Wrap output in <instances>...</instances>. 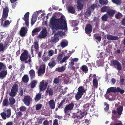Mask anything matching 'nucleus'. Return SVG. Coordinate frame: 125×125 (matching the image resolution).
Listing matches in <instances>:
<instances>
[{
    "label": "nucleus",
    "mask_w": 125,
    "mask_h": 125,
    "mask_svg": "<svg viewBox=\"0 0 125 125\" xmlns=\"http://www.w3.org/2000/svg\"><path fill=\"white\" fill-rule=\"evenodd\" d=\"M30 77L31 80L34 78L35 77V73L33 69L30 70L29 72Z\"/></svg>",
    "instance_id": "21"
},
{
    "label": "nucleus",
    "mask_w": 125,
    "mask_h": 125,
    "mask_svg": "<svg viewBox=\"0 0 125 125\" xmlns=\"http://www.w3.org/2000/svg\"><path fill=\"white\" fill-rule=\"evenodd\" d=\"M117 92V88L116 87H112L109 88L107 90V92L110 93L111 92L115 93Z\"/></svg>",
    "instance_id": "23"
},
{
    "label": "nucleus",
    "mask_w": 125,
    "mask_h": 125,
    "mask_svg": "<svg viewBox=\"0 0 125 125\" xmlns=\"http://www.w3.org/2000/svg\"><path fill=\"white\" fill-rule=\"evenodd\" d=\"M94 36L96 39L99 42L100 41L101 39V36H98L97 34L94 35Z\"/></svg>",
    "instance_id": "59"
},
{
    "label": "nucleus",
    "mask_w": 125,
    "mask_h": 125,
    "mask_svg": "<svg viewBox=\"0 0 125 125\" xmlns=\"http://www.w3.org/2000/svg\"><path fill=\"white\" fill-rule=\"evenodd\" d=\"M46 91L47 93H48L49 96H52L53 95V90L52 88H48Z\"/></svg>",
    "instance_id": "32"
},
{
    "label": "nucleus",
    "mask_w": 125,
    "mask_h": 125,
    "mask_svg": "<svg viewBox=\"0 0 125 125\" xmlns=\"http://www.w3.org/2000/svg\"><path fill=\"white\" fill-rule=\"evenodd\" d=\"M29 12H27L24 15L23 18L22 19L24 20L25 22V24L27 26H28L29 25Z\"/></svg>",
    "instance_id": "14"
},
{
    "label": "nucleus",
    "mask_w": 125,
    "mask_h": 125,
    "mask_svg": "<svg viewBox=\"0 0 125 125\" xmlns=\"http://www.w3.org/2000/svg\"><path fill=\"white\" fill-rule=\"evenodd\" d=\"M23 101L26 106H29L31 103V97L29 95L25 96Z\"/></svg>",
    "instance_id": "11"
},
{
    "label": "nucleus",
    "mask_w": 125,
    "mask_h": 125,
    "mask_svg": "<svg viewBox=\"0 0 125 125\" xmlns=\"http://www.w3.org/2000/svg\"><path fill=\"white\" fill-rule=\"evenodd\" d=\"M62 54H60L57 57V61L58 62H60V63H61V62L62 61Z\"/></svg>",
    "instance_id": "53"
},
{
    "label": "nucleus",
    "mask_w": 125,
    "mask_h": 125,
    "mask_svg": "<svg viewBox=\"0 0 125 125\" xmlns=\"http://www.w3.org/2000/svg\"><path fill=\"white\" fill-rule=\"evenodd\" d=\"M36 14H33L31 20V25H32L34 24L36 21Z\"/></svg>",
    "instance_id": "33"
},
{
    "label": "nucleus",
    "mask_w": 125,
    "mask_h": 125,
    "mask_svg": "<svg viewBox=\"0 0 125 125\" xmlns=\"http://www.w3.org/2000/svg\"><path fill=\"white\" fill-rule=\"evenodd\" d=\"M10 104L11 106L13 105L15 103V99L13 97H10L9 98Z\"/></svg>",
    "instance_id": "40"
},
{
    "label": "nucleus",
    "mask_w": 125,
    "mask_h": 125,
    "mask_svg": "<svg viewBox=\"0 0 125 125\" xmlns=\"http://www.w3.org/2000/svg\"><path fill=\"white\" fill-rule=\"evenodd\" d=\"M42 107V105L41 104H37L36 105V109L37 111L40 109Z\"/></svg>",
    "instance_id": "55"
},
{
    "label": "nucleus",
    "mask_w": 125,
    "mask_h": 125,
    "mask_svg": "<svg viewBox=\"0 0 125 125\" xmlns=\"http://www.w3.org/2000/svg\"><path fill=\"white\" fill-rule=\"evenodd\" d=\"M100 3L101 5H106L108 3V1L107 0H99Z\"/></svg>",
    "instance_id": "47"
},
{
    "label": "nucleus",
    "mask_w": 125,
    "mask_h": 125,
    "mask_svg": "<svg viewBox=\"0 0 125 125\" xmlns=\"http://www.w3.org/2000/svg\"><path fill=\"white\" fill-rule=\"evenodd\" d=\"M56 64L55 61L53 59H51L50 61L48 63V65L50 68H52Z\"/></svg>",
    "instance_id": "18"
},
{
    "label": "nucleus",
    "mask_w": 125,
    "mask_h": 125,
    "mask_svg": "<svg viewBox=\"0 0 125 125\" xmlns=\"http://www.w3.org/2000/svg\"><path fill=\"white\" fill-rule=\"evenodd\" d=\"M6 66L3 63L0 62V70H2L3 69H4L6 68Z\"/></svg>",
    "instance_id": "51"
},
{
    "label": "nucleus",
    "mask_w": 125,
    "mask_h": 125,
    "mask_svg": "<svg viewBox=\"0 0 125 125\" xmlns=\"http://www.w3.org/2000/svg\"><path fill=\"white\" fill-rule=\"evenodd\" d=\"M108 17L107 15L105 14L103 16L101 17V19L104 21H107Z\"/></svg>",
    "instance_id": "48"
},
{
    "label": "nucleus",
    "mask_w": 125,
    "mask_h": 125,
    "mask_svg": "<svg viewBox=\"0 0 125 125\" xmlns=\"http://www.w3.org/2000/svg\"><path fill=\"white\" fill-rule=\"evenodd\" d=\"M63 80L64 81L65 84H67L69 82L68 78L67 77H64Z\"/></svg>",
    "instance_id": "61"
},
{
    "label": "nucleus",
    "mask_w": 125,
    "mask_h": 125,
    "mask_svg": "<svg viewBox=\"0 0 125 125\" xmlns=\"http://www.w3.org/2000/svg\"><path fill=\"white\" fill-rule=\"evenodd\" d=\"M27 31V28L24 27H22L20 31V34L21 37L24 36Z\"/></svg>",
    "instance_id": "13"
},
{
    "label": "nucleus",
    "mask_w": 125,
    "mask_h": 125,
    "mask_svg": "<svg viewBox=\"0 0 125 125\" xmlns=\"http://www.w3.org/2000/svg\"><path fill=\"white\" fill-rule=\"evenodd\" d=\"M5 48V46H4L3 43H0V52H2L4 51Z\"/></svg>",
    "instance_id": "54"
},
{
    "label": "nucleus",
    "mask_w": 125,
    "mask_h": 125,
    "mask_svg": "<svg viewBox=\"0 0 125 125\" xmlns=\"http://www.w3.org/2000/svg\"><path fill=\"white\" fill-rule=\"evenodd\" d=\"M93 22H96V25H98L99 23V18L98 17H94L93 20Z\"/></svg>",
    "instance_id": "45"
},
{
    "label": "nucleus",
    "mask_w": 125,
    "mask_h": 125,
    "mask_svg": "<svg viewBox=\"0 0 125 125\" xmlns=\"http://www.w3.org/2000/svg\"><path fill=\"white\" fill-rule=\"evenodd\" d=\"M7 71L6 69H5L0 72V78L1 79L4 78L7 74Z\"/></svg>",
    "instance_id": "15"
},
{
    "label": "nucleus",
    "mask_w": 125,
    "mask_h": 125,
    "mask_svg": "<svg viewBox=\"0 0 125 125\" xmlns=\"http://www.w3.org/2000/svg\"><path fill=\"white\" fill-rule=\"evenodd\" d=\"M68 11L72 14H73L75 12V10L73 7L69 6L68 8Z\"/></svg>",
    "instance_id": "39"
},
{
    "label": "nucleus",
    "mask_w": 125,
    "mask_h": 125,
    "mask_svg": "<svg viewBox=\"0 0 125 125\" xmlns=\"http://www.w3.org/2000/svg\"><path fill=\"white\" fill-rule=\"evenodd\" d=\"M54 51L52 50H50L48 51V55L50 57L54 55Z\"/></svg>",
    "instance_id": "52"
},
{
    "label": "nucleus",
    "mask_w": 125,
    "mask_h": 125,
    "mask_svg": "<svg viewBox=\"0 0 125 125\" xmlns=\"http://www.w3.org/2000/svg\"><path fill=\"white\" fill-rule=\"evenodd\" d=\"M9 12V9L8 8L6 7L3 10V16L2 18V20L3 21L4 20L6 19L8 16Z\"/></svg>",
    "instance_id": "12"
},
{
    "label": "nucleus",
    "mask_w": 125,
    "mask_h": 125,
    "mask_svg": "<svg viewBox=\"0 0 125 125\" xmlns=\"http://www.w3.org/2000/svg\"><path fill=\"white\" fill-rule=\"evenodd\" d=\"M123 109V107L122 106L120 105L118 107V118L120 117V115L122 114Z\"/></svg>",
    "instance_id": "24"
},
{
    "label": "nucleus",
    "mask_w": 125,
    "mask_h": 125,
    "mask_svg": "<svg viewBox=\"0 0 125 125\" xmlns=\"http://www.w3.org/2000/svg\"><path fill=\"white\" fill-rule=\"evenodd\" d=\"M47 35V31L46 29H43L39 34L37 36L38 38L41 39L46 37Z\"/></svg>",
    "instance_id": "9"
},
{
    "label": "nucleus",
    "mask_w": 125,
    "mask_h": 125,
    "mask_svg": "<svg viewBox=\"0 0 125 125\" xmlns=\"http://www.w3.org/2000/svg\"><path fill=\"white\" fill-rule=\"evenodd\" d=\"M93 84L94 88H96L98 86V81L97 79L95 78L93 81Z\"/></svg>",
    "instance_id": "36"
},
{
    "label": "nucleus",
    "mask_w": 125,
    "mask_h": 125,
    "mask_svg": "<svg viewBox=\"0 0 125 125\" xmlns=\"http://www.w3.org/2000/svg\"><path fill=\"white\" fill-rule=\"evenodd\" d=\"M16 117L18 118L20 117L22 115H23L21 111H19L16 112Z\"/></svg>",
    "instance_id": "58"
},
{
    "label": "nucleus",
    "mask_w": 125,
    "mask_h": 125,
    "mask_svg": "<svg viewBox=\"0 0 125 125\" xmlns=\"http://www.w3.org/2000/svg\"><path fill=\"white\" fill-rule=\"evenodd\" d=\"M85 33L87 34H90L92 30L91 25L90 24L87 25L85 27Z\"/></svg>",
    "instance_id": "16"
},
{
    "label": "nucleus",
    "mask_w": 125,
    "mask_h": 125,
    "mask_svg": "<svg viewBox=\"0 0 125 125\" xmlns=\"http://www.w3.org/2000/svg\"><path fill=\"white\" fill-rule=\"evenodd\" d=\"M29 78L28 75L27 74L24 75L22 78V81L24 83H27L28 82Z\"/></svg>",
    "instance_id": "30"
},
{
    "label": "nucleus",
    "mask_w": 125,
    "mask_h": 125,
    "mask_svg": "<svg viewBox=\"0 0 125 125\" xmlns=\"http://www.w3.org/2000/svg\"><path fill=\"white\" fill-rule=\"evenodd\" d=\"M125 91L124 90L121 89L120 88L118 87V92H119L121 94L123 93Z\"/></svg>",
    "instance_id": "64"
},
{
    "label": "nucleus",
    "mask_w": 125,
    "mask_h": 125,
    "mask_svg": "<svg viewBox=\"0 0 125 125\" xmlns=\"http://www.w3.org/2000/svg\"><path fill=\"white\" fill-rule=\"evenodd\" d=\"M18 93L20 96H22L24 94L23 90L22 88H20L19 91Z\"/></svg>",
    "instance_id": "50"
},
{
    "label": "nucleus",
    "mask_w": 125,
    "mask_h": 125,
    "mask_svg": "<svg viewBox=\"0 0 125 125\" xmlns=\"http://www.w3.org/2000/svg\"><path fill=\"white\" fill-rule=\"evenodd\" d=\"M112 119L113 121L112 124L113 125H117V111L115 110L112 111Z\"/></svg>",
    "instance_id": "6"
},
{
    "label": "nucleus",
    "mask_w": 125,
    "mask_h": 125,
    "mask_svg": "<svg viewBox=\"0 0 125 125\" xmlns=\"http://www.w3.org/2000/svg\"><path fill=\"white\" fill-rule=\"evenodd\" d=\"M116 12L115 10L112 9L110 7L107 12V14L110 17H113Z\"/></svg>",
    "instance_id": "19"
},
{
    "label": "nucleus",
    "mask_w": 125,
    "mask_h": 125,
    "mask_svg": "<svg viewBox=\"0 0 125 125\" xmlns=\"http://www.w3.org/2000/svg\"><path fill=\"white\" fill-rule=\"evenodd\" d=\"M9 42V39L6 40L5 41L4 44V46H5V47H7V45H8Z\"/></svg>",
    "instance_id": "62"
},
{
    "label": "nucleus",
    "mask_w": 125,
    "mask_h": 125,
    "mask_svg": "<svg viewBox=\"0 0 125 125\" xmlns=\"http://www.w3.org/2000/svg\"><path fill=\"white\" fill-rule=\"evenodd\" d=\"M104 105L105 107L104 110L106 112H107L109 109V106L108 104L106 102H104Z\"/></svg>",
    "instance_id": "42"
},
{
    "label": "nucleus",
    "mask_w": 125,
    "mask_h": 125,
    "mask_svg": "<svg viewBox=\"0 0 125 125\" xmlns=\"http://www.w3.org/2000/svg\"><path fill=\"white\" fill-rule=\"evenodd\" d=\"M2 105L4 106H8L9 101L7 99H5L3 100L2 102Z\"/></svg>",
    "instance_id": "46"
},
{
    "label": "nucleus",
    "mask_w": 125,
    "mask_h": 125,
    "mask_svg": "<svg viewBox=\"0 0 125 125\" xmlns=\"http://www.w3.org/2000/svg\"><path fill=\"white\" fill-rule=\"evenodd\" d=\"M81 69L82 71L84 72H86L88 70L87 67L86 66L84 65L82 66Z\"/></svg>",
    "instance_id": "49"
},
{
    "label": "nucleus",
    "mask_w": 125,
    "mask_h": 125,
    "mask_svg": "<svg viewBox=\"0 0 125 125\" xmlns=\"http://www.w3.org/2000/svg\"><path fill=\"white\" fill-rule=\"evenodd\" d=\"M37 82L35 80L32 81L30 83V86L31 88H34L36 85Z\"/></svg>",
    "instance_id": "41"
},
{
    "label": "nucleus",
    "mask_w": 125,
    "mask_h": 125,
    "mask_svg": "<svg viewBox=\"0 0 125 125\" xmlns=\"http://www.w3.org/2000/svg\"><path fill=\"white\" fill-rule=\"evenodd\" d=\"M91 105V104L89 103L87 104H85L83 107V112H84L86 114L89 110V107Z\"/></svg>",
    "instance_id": "17"
},
{
    "label": "nucleus",
    "mask_w": 125,
    "mask_h": 125,
    "mask_svg": "<svg viewBox=\"0 0 125 125\" xmlns=\"http://www.w3.org/2000/svg\"><path fill=\"white\" fill-rule=\"evenodd\" d=\"M45 70V66L44 65L38 70V75L40 76L42 74H43L44 73Z\"/></svg>",
    "instance_id": "20"
},
{
    "label": "nucleus",
    "mask_w": 125,
    "mask_h": 125,
    "mask_svg": "<svg viewBox=\"0 0 125 125\" xmlns=\"http://www.w3.org/2000/svg\"><path fill=\"white\" fill-rule=\"evenodd\" d=\"M59 40V38L57 36V34H55L53 37H52L51 40V42L53 43H56Z\"/></svg>",
    "instance_id": "22"
},
{
    "label": "nucleus",
    "mask_w": 125,
    "mask_h": 125,
    "mask_svg": "<svg viewBox=\"0 0 125 125\" xmlns=\"http://www.w3.org/2000/svg\"><path fill=\"white\" fill-rule=\"evenodd\" d=\"M65 69V68L64 66H62L60 67L56 68L55 69V71H57L59 72H61L64 71Z\"/></svg>",
    "instance_id": "38"
},
{
    "label": "nucleus",
    "mask_w": 125,
    "mask_h": 125,
    "mask_svg": "<svg viewBox=\"0 0 125 125\" xmlns=\"http://www.w3.org/2000/svg\"><path fill=\"white\" fill-rule=\"evenodd\" d=\"M69 58L68 57L65 56L62 59V61L61 62V63H62L65 62V61Z\"/></svg>",
    "instance_id": "63"
},
{
    "label": "nucleus",
    "mask_w": 125,
    "mask_h": 125,
    "mask_svg": "<svg viewBox=\"0 0 125 125\" xmlns=\"http://www.w3.org/2000/svg\"><path fill=\"white\" fill-rule=\"evenodd\" d=\"M78 91L75 96V97L76 100H79L85 93V90L84 87L82 86L79 87L78 88Z\"/></svg>",
    "instance_id": "3"
},
{
    "label": "nucleus",
    "mask_w": 125,
    "mask_h": 125,
    "mask_svg": "<svg viewBox=\"0 0 125 125\" xmlns=\"http://www.w3.org/2000/svg\"><path fill=\"white\" fill-rule=\"evenodd\" d=\"M92 11L90 8H88L86 11L85 12V14L87 17H89L91 15Z\"/></svg>",
    "instance_id": "43"
},
{
    "label": "nucleus",
    "mask_w": 125,
    "mask_h": 125,
    "mask_svg": "<svg viewBox=\"0 0 125 125\" xmlns=\"http://www.w3.org/2000/svg\"><path fill=\"white\" fill-rule=\"evenodd\" d=\"M110 7L109 6H103L102 7L101 11L102 12H107Z\"/></svg>",
    "instance_id": "35"
},
{
    "label": "nucleus",
    "mask_w": 125,
    "mask_h": 125,
    "mask_svg": "<svg viewBox=\"0 0 125 125\" xmlns=\"http://www.w3.org/2000/svg\"><path fill=\"white\" fill-rule=\"evenodd\" d=\"M68 42L66 40H62L60 43V46L62 48H64L67 46Z\"/></svg>",
    "instance_id": "28"
},
{
    "label": "nucleus",
    "mask_w": 125,
    "mask_h": 125,
    "mask_svg": "<svg viewBox=\"0 0 125 125\" xmlns=\"http://www.w3.org/2000/svg\"><path fill=\"white\" fill-rule=\"evenodd\" d=\"M34 48L35 49H39L38 43L37 41H36L34 42L33 45L31 47V49H33V48Z\"/></svg>",
    "instance_id": "29"
},
{
    "label": "nucleus",
    "mask_w": 125,
    "mask_h": 125,
    "mask_svg": "<svg viewBox=\"0 0 125 125\" xmlns=\"http://www.w3.org/2000/svg\"><path fill=\"white\" fill-rule=\"evenodd\" d=\"M50 57L47 56H44V55L42 56V60L44 61H46L50 59Z\"/></svg>",
    "instance_id": "57"
},
{
    "label": "nucleus",
    "mask_w": 125,
    "mask_h": 125,
    "mask_svg": "<svg viewBox=\"0 0 125 125\" xmlns=\"http://www.w3.org/2000/svg\"><path fill=\"white\" fill-rule=\"evenodd\" d=\"M74 105V104L72 102L68 105L66 106L64 109V111L65 115H70L69 111H70L72 110Z\"/></svg>",
    "instance_id": "8"
},
{
    "label": "nucleus",
    "mask_w": 125,
    "mask_h": 125,
    "mask_svg": "<svg viewBox=\"0 0 125 125\" xmlns=\"http://www.w3.org/2000/svg\"><path fill=\"white\" fill-rule=\"evenodd\" d=\"M41 29L39 27L35 28L33 29L32 31V35L33 36H34L37 33L40 31Z\"/></svg>",
    "instance_id": "26"
},
{
    "label": "nucleus",
    "mask_w": 125,
    "mask_h": 125,
    "mask_svg": "<svg viewBox=\"0 0 125 125\" xmlns=\"http://www.w3.org/2000/svg\"><path fill=\"white\" fill-rule=\"evenodd\" d=\"M65 33L61 31H58L57 32L55 33V34H57V36L59 38V37H61L63 36L64 35Z\"/></svg>",
    "instance_id": "44"
},
{
    "label": "nucleus",
    "mask_w": 125,
    "mask_h": 125,
    "mask_svg": "<svg viewBox=\"0 0 125 125\" xmlns=\"http://www.w3.org/2000/svg\"><path fill=\"white\" fill-rule=\"evenodd\" d=\"M81 0H78L77 3L78 4L77 8L79 10H81L83 8V4L81 3Z\"/></svg>",
    "instance_id": "31"
},
{
    "label": "nucleus",
    "mask_w": 125,
    "mask_h": 125,
    "mask_svg": "<svg viewBox=\"0 0 125 125\" xmlns=\"http://www.w3.org/2000/svg\"><path fill=\"white\" fill-rule=\"evenodd\" d=\"M11 111L10 109H8L5 112H3L0 113V115L2 118L4 120L7 118L10 117L11 114Z\"/></svg>",
    "instance_id": "4"
},
{
    "label": "nucleus",
    "mask_w": 125,
    "mask_h": 125,
    "mask_svg": "<svg viewBox=\"0 0 125 125\" xmlns=\"http://www.w3.org/2000/svg\"><path fill=\"white\" fill-rule=\"evenodd\" d=\"M48 85L47 82H46L44 83V81L42 80L41 82L39 84V89L40 91H43L46 88Z\"/></svg>",
    "instance_id": "10"
},
{
    "label": "nucleus",
    "mask_w": 125,
    "mask_h": 125,
    "mask_svg": "<svg viewBox=\"0 0 125 125\" xmlns=\"http://www.w3.org/2000/svg\"><path fill=\"white\" fill-rule=\"evenodd\" d=\"M107 38L109 40H115L117 39V37L113 36L110 35H107Z\"/></svg>",
    "instance_id": "34"
},
{
    "label": "nucleus",
    "mask_w": 125,
    "mask_h": 125,
    "mask_svg": "<svg viewBox=\"0 0 125 125\" xmlns=\"http://www.w3.org/2000/svg\"><path fill=\"white\" fill-rule=\"evenodd\" d=\"M41 95L40 93H39L37 94L36 97L34 99V100L35 102H37L41 98Z\"/></svg>",
    "instance_id": "37"
},
{
    "label": "nucleus",
    "mask_w": 125,
    "mask_h": 125,
    "mask_svg": "<svg viewBox=\"0 0 125 125\" xmlns=\"http://www.w3.org/2000/svg\"><path fill=\"white\" fill-rule=\"evenodd\" d=\"M28 54V51L26 50H24L23 52L20 55V59L21 62H23L27 60L29 57V59L28 60V63L30 65L31 59L30 55H29Z\"/></svg>",
    "instance_id": "2"
},
{
    "label": "nucleus",
    "mask_w": 125,
    "mask_h": 125,
    "mask_svg": "<svg viewBox=\"0 0 125 125\" xmlns=\"http://www.w3.org/2000/svg\"><path fill=\"white\" fill-rule=\"evenodd\" d=\"M19 109L20 111L24 112L26 110V108L25 106H22Z\"/></svg>",
    "instance_id": "60"
},
{
    "label": "nucleus",
    "mask_w": 125,
    "mask_h": 125,
    "mask_svg": "<svg viewBox=\"0 0 125 125\" xmlns=\"http://www.w3.org/2000/svg\"><path fill=\"white\" fill-rule=\"evenodd\" d=\"M49 106L52 109H54L55 108V103L53 100H50L49 101Z\"/></svg>",
    "instance_id": "25"
},
{
    "label": "nucleus",
    "mask_w": 125,
    "mask_h": 125,
    "mask_svg": "<svg viewBox=\"0 0 125 125\" xmlns=\"http://www.w3.org/2000/svg\"><path fill=\"white\" fill-rule=\"evenodd\" d=\"M18 90V85L16 84H14L11 88V92L9 93V95L12 97L15 96Z\"/></svg>",
    "instance_id": "7"
},
{
    "label": "nucleus",
    "mask_w": 125,
    "mask_h": 125,
    "mask_svg": "<svg viewBox=\"0 0 125 125\" xmlns=\"http://www.w3.org/2000/svg\"><path fill=\"white\" fill-rule=\"evenodd\" d=\"M96 4H93L90 7H88V8H90V10L92 11V10H94L95 9V8L96 7Z\"/></svg>",
    "instance_id": "56"
},
{
    "label": "nucleus",
    "mask_w": 125,
    "mask_h": 125,
    "mask_svg": "<svg viewBox=\"0 0 125 125\" xmlns=\"http://www.w3.org/2000/svg\"><path fill=\"white\" fill-rule=\"evenodd\" d=\"M86 114L84 112L81 111V110L78 111L77 113V115L76 116L74 117V121L77 123L79 121V120L81 118L84 117Z\"/></svg>",
    "instance_id": "5"
},
{
    "label": "nucleus",
    "mask_w": 125,
    "mask_h": 125,
    "mask_svg": "<svg viewBox=\"0 0 125 125\" xmlns=\"http://www.w3.org/2000/svg\"><path fill=\"white\" fill-rule=\"evenodd\" d=\"M3 21H2V22L1 23V25L4 28L8 27L11 22V21H9L8 20H7L4 22L3 24L2 25V22Z\"/></svg>",
    "instance_id": "27"
},
{
    "label": "nucleus",
    "mask_w": 125,
    "mask_h": 125,
    "mask_svg": "<svg viewBox=\"0 0 125 125\" xmlns=\"http://www.w3.org/2000/svg\"><path fill=\"white\" fill-rule=\"evenodd\" d=\"M50 24L53 28H55L54 31L58 29L66 30L67 29L65 18L63 15H61L59 19H56L54 17H52L50 20ZM54 31H53L54 33H55Z\"/></svg>",
    "instance_id": "1"
}]
</instances>
